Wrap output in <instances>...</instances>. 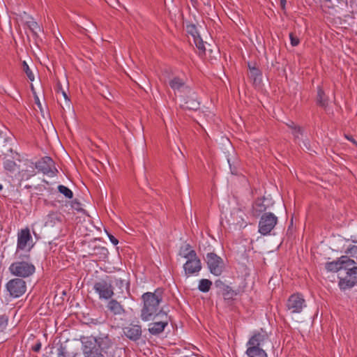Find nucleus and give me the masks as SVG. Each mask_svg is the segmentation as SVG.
<instances>
[{
	"mask_svg": "<svg viewBox=\"0 0 357 357\" xmlns=\"http://www.w3.org/2000/svg\"><path fill=\"white\" fill-rule=\"evenodd\" d=\"M142 298L144 301V305L141 310V319L144 321H148L158 317L160 310H159V305L162 299L159 289H157L154 293H144Z\"/></svg>",
	"mask_w": 357,
	"mask_h": 357,
	"instance_id": "nucleus-1",
	"label": "nucleus"
},
{
	"mask_svg": "<svg viewBox=\"0 0 357 357\" xmlns=\"http://www.w3.org/2000/svg\"><path fill=\"white\" fill-rule=\"evenodd\" d=\"M28 259H22L10 264L9 271L13 275L26 278L31 275L35 272L34 265L27 261Z\"/></svg>",
	"mask_w": 357,
	"mask_h": 357,
	"instance_id": "nucleus-2",
	"label": "nucleus"
},
{
	"mask_svg": "<svg viewBox=\"0 0 357 357\" xmlns=\"http://www.w3.org/2000/svg\"><path fill=\"white\" fill-rule=\"evenodd\" d=\"M345 271L347 275L339 282V286L342 289L351 288L357 283V266L355 261L349 258Z\"/></svg>",
	"mask_w": 357,
	"mask_h": 357,
	"instance_id": "nucleus-3",
	"label": "nucleus"
},
{
	"mask_svg": "<svg viewBox=\"0 0 357 357\" xmlns=\"http://www.w3.org/2000/svg\"><path fill=\"white\" fill-rule=\"evenodd\" d=\"M82 343L84 357H105L102 354L100 342L96 337H87Z\"/></svg>",
	"mask_w": 357,
	"mask_h": 357,
	"instance_id": "nucleus-4",
	"label": "nucleus"
},
{
	"mask_svg": "<svg viewBox=\"0 0 357 357\" xmlns=\"http://www.w3.org/2000/svg\"><path fill=\"white\" fill-rule=\"evenodd\" d=\"M278 222V218L272 213H264L259 222V232L267 235L274 229Z\"/></svg>",
	"mask_w": 357,
	"mask_h": 357,
	"instance_id": "nucleus-5",
	"label": "nucleus"
},
{
	"mask_svg": "<svg viewBox=\"0 0 357 357\" xmlns=\"http://www.w3.org/2000/svg\"><path fill=\"white\" fill-rule=\"evenodd\" d=\"M6 289L10 296L18 298L22 296L26 290V284L24 280L20 278L12 279L6 284Z\"/></svg>",
	"mask_w": 357,
	"mask_h": 357,
	"instance_id": "nucleus-6",
	"label": "nucleus"
},
{
	"mask_svg": "<svg viewBox=\"0 0 357 357\" xmlns=\"http://www.w3.org/2000/svg\"><path fill=\"white\" fill-rule=\"evenodd\" d=\"M206 261L211 273L220 275L223 271L224 264L222 259L213 252L206 255Z\"/></svg>",
	"mask_w": 357,
	"mask_h": 357,
	"instance_id": "nucleus-7",
	"label": "nucleus"
},
{
	"mask_svg": "<svg viewBox=\"0 0 357 357\" xmlns=\"http://www.w3.org/2000/svg\"><path fill=\"white\" fill-rule=\"evenodd\" d=\"M306 307L305 301L299 294H292L287 302V310L290 314L300 313Z\"/></svg>",
	"mask_w": 357,
	"mask_h": 357,
	"instance_id": "nucleus-8",
	"label": "nucleus"
},
{
	"mask_svg": "<svg viewBox=\"0 0 357 357\" xmlns=\"http://www.w3.org/2000/svg\"><path fill=\"white\" fill-rule=\"evenodd\" d=\"M158 314L160 320L151 323L149 325V332L153 335H158L162 333L169 323L167 314L162 309L159 311Z\"/></svg>",
	"mask_w": 357,
	"mask_h": 357,
	"instance_id": "nucleus-9",
	"label": "nucleus"
},
{
	"mask_svg": "<svg viewBox=\"0 0 357 357\" xmlns=\"http://www.w3.org/2000/svg\"><path fill=\"white\" fill-rule=\"evenodd\" d=\"M93 289L98 294L100 298L109 299L114 295L111 282L101 280L94 284Z\"/></svg>",
	"mask_w": 357,
	"mask_h": 357,
	"instance_id": "nucleus-10",
	"label": "nucleus"
},
{
	"mask_svg": "<svg viewBox=\"0 0 357 357\" xmlns=\"http://www.w3.org/2000/svg\"><path fill=\"white\" fill-rule=\"evenodd\" d=\"M244 216V212L240 208L235 207L230 211L229 215H225V218L229 225L244 227L246 226Z\"/></svg>",
	"mask_w": 357,
	"mask_h": 357,
	"instance_id": "nucleus-11",
	"label": "nucleus"
},
{
	"mask_svg": "<svg viewBox=\"0 0 357 357\" xmlns=\"http://www.w3.org/2000/svg\"><path fill=\"white\" fill-rule=\"evenodd\" d=\"M183 268L187 275L198 273L202 269L201 261L196 255L195 258L187 259Z\"/></svg>",
	"mask_w": 357,
	"mask_h": 357,
	"instance_id": "nucleus-12",
	"label": "nucleus"
},
{
	"mask_svg": "<svg viewBox=\"0 0 357 357\" xmlns=\"http://www.w3.org/2000/svg\"><path fill=\"white\" fill-rule=\"evenodd\" d=\"M54 167V161L50 157H43L40 160L38 161L35 167L38 171L42 172L44 174H49L53 173L52 167Z\"/></svg>",
	"mask_w": 357,
	"mask_h": 357,
	"instance_id": "nucleus-13",
	"label": "nucleus"
},
{
	"mask_svg": "<svg viewBox=\"0 0 357 357\" xmlns=\"http://www.w3.org/2000/svg\"><path fill=\"white\" fill-rule=\"evenodd\" d=\"M348 260L349 257L347 256H342L337 261L327 263L326 264V268L333 272L340 271L342 270L346 271Z\"/></svg>",
	"mask_w": 357,
	"mask_h": 357,
	"instance_id": "nucleus-14",
	"label": "nucleus"
},
{
	"mask_svg": "<svg viewBox=\"0 0 357 357\" xmlns=\"http://www.w3.org/2000/svg\"><path fill=\"white\" fill-rule=\"evenodd\" d=\"M124 335L131 340L136 341L142 335V328L139 325L130 324L123 329Z\"/></svg>",
	"mask_w": 357,
	"mask_h": 357,
	"instance_id": "nucleus-15",
	"label": "nucleus"
},
{
	"mask_svg": "<svg viewBox=\"0 0 357 357\" xmlns=\"http://www.w3.org/2000/svg\"><path fill=\"white\" fill-rule=\"evenodd\" d=\"M31 240L32 237L29 229L21 230L17 237V250H24Z\"/></svg>",
	"mask_w": 357,
	"mask_h": 357,
	"instance_id": "nucleus-16",
	"label": "nucleus"
},
{
	"mask_svg": "<svg viewBox=\"0 0 357 357\" xmlns=\"http://www.w3.org/2000/svg\"><path fill=\"white\" fill-rule=\"evenodd\" d=\"M267 339V334L256 333L250 337L247 345L248 347H255V348L260 347Z\"/></svg>",
	"mask_w": 357,
	"mask_h": 357,
	"instance_id": "nucleus-17",
	"label": "nucleus"
},
{
	"mask_svg": "<svg viewBox=\"0 0 357 357\" xmlns=\"http://www.w3.org/2000/svg\"><path fill=\"white\" fill-rule=\"evenodd\" d=\"M170 87L175 91L183 92L188 89L183 79L178 77H174L169 82Z\"/></svg>",
	"mask_w": 357,
	"mask_h": 357,
	"instance_id": "nucleus-18",
	"label": "nucleus"
},
{
	"mask_svg": "<svg viewBox=\"0 0 357 357\" xmlns=\"http://www.w3.org/2000/svg\"><path fill=\"white\" fill-rule=\"evenodd\" d=\"M107 308L114 315H121L125 313L123 305L114 299H112L108 302Z\"/></svg>",
	"mask_w": 357,
	"mask_h": 357,
	"instance_id": "nucleus-19",
	"label": "nucleus"
},
{
	"mask_svg": "<svg viewBox=\"0 0 357 357\" xmlns=\"http://www.w3.org/2000/svg\"><path fill=\"white\" fill-rule=\"evenodd\" d=\"M246 354L249 357H268L266 353L260 347H248Z\"/></svg>",
	"mask_w": 357,
	"mask_h": 357,
	"instance_id": "nucleus-20",
	"label": "nucleus"
},
{
	"mask_svg": "<svg viewBox=\"0 0 357 357\" xmlns=\"http://www.w3.org/2000/svg\"><path fill=\"white\" fill-rule=\"evenodd\" d=\"M179 255L186 259H192V257L195 258V256L197 255V253L195 250H191L190 245L189 244L185 245V246H183L179 250Z\"/></svg>",
	"mask_w": 357,
	"mask_h": 357,
	"instance_id": "nucleus-21",
	"label": "nucleus"
},
{
	"mask_svg": "<svg viewBox=\"0 0 357 357\" xmlns=\"http://www.w3.org/2000/svg\"><path fill=\"white\" fill-rule=\"evenodd\" d=\"M266 210V206L263 200L257 199L252 206V213L255 216H258L261 213Z\"/></svg>",
	"mask_w": 357,
	"mask_h": 357,
	"instance_id": "nucleus-22",
	"label": "nucleus"
},
{
	"mask_svg": "<svg viewBox=\"0 0 357 357\" xmlns=\"http://www.w3.org/2000/svg\"><path fill=\"white\" fill-rule=\"evenodd\" d=\"M183 109L190 110H197L199 107V102L193 98H189L183 105H182Z\"/></svg>",
	"mask_w": 357,
	"mask_h": 357,
	"instance_id": "nucleus-23",
	"label": "nucleus"
},
{
	"mask_svg": "<svg viewBox=\"0 0 357 357\" xmlns=\"http://www.w3.org/2000/svg\"><path fill=\"white\" fill-rule=\"evenodd\" d=\"M317 102L323 107H326L328 105V98L326 97L324 91L320 88L318 89L317 91Z\"/></svg>",
	"mask_w": 357,
	"mask_h": 357,
	"instance_id": "nucleus-24",
	"label": "nucleus"
},
{
	"mask_svg": "<svg viewBox=\"0 0 357 357\" xmlns=\"http://www.w3.org/2000/svg\"><path fill=\"white\" fill-rule=\"evenodd\" d=\"M192 40L195 46L200 51V53H204L206 51V47L204 46V41L201 38L200 36L192 33Z\"/></svg>",
	"mask_w": 357,
	"mask_h": 357,
	"instance_id": "nucleus-25",
	"label": "nucleus"
},
{
	"mask_svg": "<svg viewBox=\"0 0 357 357\" xmlns=\"http://www.w3.org/2000/svg\"><path fill=\"white\" fill-rule=\"evenodd\" d=\"M211 285L212 282L209 280L202 279L199 281L198 289L202 292H208L210 290Z\"/></svg>",
	"mask_w": 357,
	"mask_h": 357,
	"instance_id": "nucleus-26",
	"label": "nucleus"
},
{
	"mask_svg": "<svg viewBox=\"0 0 357 357\" xmlns=\"http://www.w3.org/2000/svg\"><path fill=\"white\" fill-rule=\"evenodd\" d=\"M58 190L68 199H72L73 197L72 190L65 185H59L58 186Z\"/></svg>",
	"mask_w": 357,
	"mask_h": 357,
	"instance_id": "nucleus-27",
	"label": "nucleus"
},
{
	"mask_svg": "<svg viewBox=\"0 0 357 357\" xmlns=\"http://www.w3.org/2000/svg\"><path fill=\"white\" fill-rule=\"evenodd\" d=\"M22 68H23V70L24 71V73H26L27 77L29 78V79L31 82H33L34 80V75L33 73V72L31 71V70L29 68L28 64L26 63V61H23L22 62Z\"/></svg>",
	"mask_w": 357,
	"mask_h": 357,
	"instance_id": "nucleus-28",
	"label": "nucleus"
},
{
	"mask_svg": "<svg viewBox=\"0 0 357 357\" xmlns=\"http://www.w3.org/2000/svg\"><path fill=\"white\" fill-rule=\"evenodd\" d=\"M249 76L250 78L254 79V82H257L261 77V72L258 68L255 67L250 68Z\"/></svg>",
	"mask_w": 357,
	"mask_h": 357,
	"instance_id": "nucleus-29",
	"label": "nucleus"
},
{
	"mask_svg": "<svg viewBox=\"0 0 357 357\" xmlns=\"http://www.w3.org/2000/svg\"><path fill=\"white\" fill-rule=\"evenodd\" d=\"M17 165L15 162L11 160H6L3 162V167L5 169L9 172H14L15 170Z\"/></svg>",
	"mask_w": 357,
	"mask_h": 357,
	"instance_id": "nucleus-30",
	"label": "nucleus"
},
{
	"mask_svg": "<svg viewBox=\"0 0 357 357\" xmlns=\"http://www.w3.org/2000/svg\"><path fill=\"white\" fill-rule=\"evenodd\" d=\"M27 26L35 35H36L37 32L40 31V26L35 21L27 22Z\"/></svg>",
	"mask_w": 357,
	"mask_h": 357,
	"instance_id": "nucleus-31",
	"label": "nucleus"
},
{
	"mask_svg": "<svg viewBox=\"0 0 357 357\" xmlns=\"http://www.w3.org/2000/svg\"><path fill=\"white\" fill-rule=\"evenodd\" d=\"M61 91L62 96H63V98L65 99V102H66L65 105H61L62 108L63 109H65V108L66 107L67 109H70L71 104H70V99H69L67 93L62 89H61Z\"/></svg>",
	"mask_w": 357,
	"mask_h": 357,
	"instance_id": "nucleus-32",
	"label": "nucleus"
},
{
	"mask_svg": "<svg viewBox=\"0 0 357 357\" xmlns=\"http://www.w3.org/2000/svg\"><path fill=\"white\" fill-rule=\"evenodd\" d=\"M224 296L226 299L231 298L236 294L229 287H224Z\"/></svg>",
	"mask_w": 357,
	"mask_h": 357,
	"instance_id": "nucleus-33",
	"label": "nucleus"
},
{
	"mask_svg": "<svg viewBox=\"0 0 357 357\" xmlns=\"http://www.w3.org/2000/svg\"><path fill=\"white\" fill-rule=\"evenodd\" d=\"M30 167L31 169H27L22 172V177H25L26 179H29L31 176L35 175L36 174L34 167L32 166H31Z\"/></svg>",
	"mask_w": 357,
	"mask_h": 357,
	"instance_id": "nucleus-34",
	"label": "nucleus"
},
{
	"mask_svg": "<svg viewBox=\"0 0 357 357\" xmlns=\"http://www.w3.org/2000/svg\"><path fill=\"white\" fill-rule=\"evenodd\" d=\"M68 352L66 351V349L65 347L61 345L57 349V357H68Z\"/></svg>",
	"mask_w": 357,
	"mask_h": 357,
	"instance_id": "nucleus-35",
	"label": "nucleus"
},
{
	"mask_svg": "<svg viewBox=\"0 0 357 357\" xmlns=\"http://www.w3.org/2000/svg\"><path fill=\"white\" fill-rule=\"evenodd\" d=\"M8 325V319L6 317H0V332L3 331Z\"/></svg>",
	"mask_w": 357,
	"mask_h": 357,
	"instance_id": "nucleus-36",
	"label": "nucleus"
},
{
	"mask_svg": "<svg viewBox=\"0 0 357 357\" xmlns=\"http://www.w3.org/2000/svg\"><path fill=\"white\" fill-rule=\"evenodd\" d=\"M291 44L292 46H296L299 44V39L295 36L292 33L289 34Z\"/></svg>",
	"mask_w": 357,
	"mask_h": 357,
	"instance_id": "nucleus-37",
	"label": "nucleus"
},
{
	"mask_svg": "<svg viewBox=\"0 0 357 357\" xmlns=\"http://www.w3.org/2000/svg\"><path fill=\"white\" fill-rule=\"evenodd\" d=\"M287 125L292 130H298V132H301V127L297 126L292 121H290L289 123H287Z\"/></svg>",
	"mask_w": 357,
	"mask_h": 357,
	"instance_id": "nucleus-38",
	"label": "nucleus"
},
{
	"mask_svg": "<svg viewBox=\"0 0 357 357\" xmlns=\"http://www.w3.org/2000/svg\"><path fill=\"white\" fill-rule=\"evenodd\" d=\"M188 32L190 33V34L192 36V33L195 35H199L198 32L196 30V28L194 25H191L188 26Z\"/></svg>",
	"mask_w": 357,
	"mask_h": 357,
	"instance_id": "nucleus-39",
	"label": "nucleus"
},
{
	"mask_svg": "<svg viewBox=\"0 0 357 357\" xmlns=\"http://www.w3.org/2000/svg\"><path fill=\"white\" fill-rule=\"evenodd\" d=\"M108 237H109L110 241L114 245H116L119 243V241L113 235L108 234Z\"/></svg>",
	"mask_w": 357,
	"mask_h": 357,
	"instance_id": "nucleus-40",
	"label": "nucleus"
},
{
	"mask_svg": "<svg viewBox=\"0 0 357 357\" xmlns=\"http://www.w3.org/2000/svg\"><path fill=\"white\" fill-rule=\"evenodd\" d=\"M292 134L294 135L295 139H299V136L300 135H302L303 134V130L301 128V132H298V130H292Z\"/></svg>",
	"mask_w": 357,
	"mask_h": 357,
	"instance_id": "nucleus-41",
	"label": "nucleus"
},
{
	"mask_svg": "<svg viewBox=\"0 0 357 357\" xmlns=\"http://www.w3.org/2000/svg\"><path fill=\"white\" fill-rule=\"evenodd\" d=\"M41 348V343L38 342L35 346L33 347L32 349L33 351L36 352H38L40 350Z\"/></svg>",
	"mask_w": 357,
	"mask_h": 357,
	"instance_id": "nucleus-42",
	"label": "nucleus"
},
{
	"mask_svg": "<svg viewBox=\"0 0 357 357\" xmlns=\"http://www.w3.org/2000/svg\"><path fill=\"white\" fill-rule=\"evenodd\" d=\"M345 137L357 146V142L351 136L345 135Z\"/></svg>",
	"mask_w": 357,
	"mask_h": 357,
	"instance_id": "nucleus-43",
	"label": "nucleus"
},
{
	"mask_svg": "<svg viewBox=\"0 0 357 357\" xmlns=\"http://www.w3.org/2000/svg\"><path fill=\"white\" fill-rule=\"evenodd\" d=\"M116 285H119L120 287H123L125 283H124V281L123 280L116 279Z\"/></svg>",
	"mask_w": 357,
	"mask_h": 357,
	"instance_id": "nucleus-44",
	"label": "nucleus"
},
{
	"mask_svg": "<svg viewBox=\"0 0 357 357\" xmlns=\"http://www.w3.org/2000/svg\"><path fill=\"white\" fill-rule=\"evenodd\" d=\"M353 251H354V252L357 251V246H356V245L352 246L351 248L348 249V251L347 252V253H352Z\"/></svg>",
	"mask_w": 357,
	"mask_h": 357,
	"instance_id": "nucleus-45",
	"label": "nucleus"
},
{
	"mask_svg": "<svg viewBox=\"0 0 357 357\" xmlns=\"http://www.w3.org/2000/svg\"><path fill=\"white\" fill-rule=\"evenodd\" d=\"M35 102L37 104L38 107L41 109V103L37 96H35Z\"/></svg>",
	"mask_w": 357,
	"mask_h": 357,
	"instance_id": "nucleus-46",
	"label": "nucleus"
},
{
	"mask_svg": "<svg viewBox=\"0 0 357 357\" xmlns=\"http://www.w3.org/2000/svg\"><path fill=\"white\" fill-rule=\"evenodd\" d=\"M286 3H287V1H286V0H280V6H281V8H282L283 10H284V8H285Z\"/></svg>",
	"mask_w": 357,
	"mask_h": 357,
	"instance_id": "nucleus-47",
	"label": "nucleus"
},
{
	"mask_svg": "<svg viewBox=\"0 0 357 357\" xmlns=\"http://www.w3.org/2000/svg\"><path fill=\"white\" fill-rule=\"evenodd\" d=\"M227 162H228V163H229V167H230V169H231V174H236V172L235 170H233V169H232L231 164V162H230V160H229V159H227Z\"/></svg>",
	"mask_w": 357,
	"mask_h": 357,
	"instance_id": "nucleus-48",
	"label": "nucleus"
},
{
	"mask_svg": "<svg viewBox=\"0 0 357 357\" xmlns=\"http://www.w3.org/2000/svg\"><path fill=\"white\" fill-rule=\"evenodd\" d=\"M303 145L307 149L309 150V147L307 146V142H303Z\"/></svg>",
	"mask_w": 357,
	"mask_h": 357,
	"instance_id": "nucleus-49",
	"label": "nucleus"
},
{
	"mask_svg": "<svg viewBox=\"0 0 357 357\" xmlns=\"http://www.w3.org/2000/svg\"><path fill=\"white\" fill-rule=\"evenodd\" d=\"M254 66H252L250 63H248V68L250 70V68H253Z\"/></svg>",
	"mask_w": 357,
	"mask_h": 357,
	"instance_id": "nucleus-50",
	"label": "nucleus"
},
{
	"mask_svg": "<svg viewBox=\"0 0 357 357\" xmlns=\"http://www.w3.org/2000/svg\"><path fill=\"white\" fill-rule=\"evenodd\" d=\"M2 188H3V186H2V185H1V184H0V190H2Z\"/></svg>",
	"mask_w": 357,
	"mask_h": 357,
	"instance_id": "nucleus-51",
	"label": "nucleus"
},
{
	"mask_svg": "<svg viewBox=\"0 0 357 357\" xmlns=\"http://www.w3.org/2000/svg\"><path fill=\"white\" fill-rule=\"evenodd\" d=\"M102 250H105V251H107L106 249H105L104 248H102Z\"/></svg>",
	"mask_w": 357,
	"mask_h": 357,
	"instance_id": "nucleus-52",
	"label": "nucleus"
},
{
	"mask_svg": "<svg viewBox=\"0 0 357 357\" xmlns=\"http://www.w3.org/2000/svg\"><path fill=\"white\" fill-rule=\"evenodd\" d=\"M326 1H331V0H326Z\"/></svg>",
	"mask_w": 357,
	"mask_h": 357,
	"instance_id": "nucleus-53",
	"label": "nucleus"
}]
</instances>
